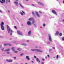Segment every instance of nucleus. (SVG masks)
<instances>
[{
	"label": "nucleus",
	"mask_w": 64,
	"mask_h": 64,
	"mask_svg": "<svg viewBox=\"0 0 64 64\" xmlns=\"http://www.w3.org/2000/svg\"><path fill=\"white\" fill-rule=\"evenodd\" d=\"M2 36H0V38H2Z\"/></svg>",
	"instance_id": "54"
},
{
	"label": "nucleus",
	"mask_w": 64,
	"mask_h": 64,
	"mask_svg": "<svg viewBox=\"0 0 64 64\" xmlns=\"http://www.w3.org/2000/svg\"><path fill=\"white\" fill-rule=\"evenodd\" d=\"M42 60L43 61H45V59H44V58H42Z\"/></svg>",
	"instance_id": "34"
},
{
	"label": "nucleus",
	"mask_w": 64,
	"mask_h": 64,
	"mask_svg": "<svg viewBox=\"0 0 64 64\" xmlns=\"http://www.w3.org/2000/svg\"><path fill=\"white\" fill-rule=\"evenodd\" d=\"M6 53H7V54H10V52H6Z\"/></svg>",
	"instance_id": "40"
},
{
	"label": "nucleus",
	"mask_w": 64,
	"mask_h": 64,
	"mask_svg": "<svg viewBox=\"0 0 64 64\" xmlns=\"http://www.w3.org/2000/svg\"><path fill=\"white\" fill-rule=\"evenodd\" d=\"M56 1H58V0H56Z\"/></svg>",
	"instance_id": "63"
},
{
	"label": "nucleus",
	"mask_w": 64,
	"mask_h": 64,
	"mask_svg": "<svg viewBox=\"0 0 64 64\" xmlns=\"http://www.w3.org/2000/svg\"><path fill=\"white\" fill-rule=\"evenodd\" d=\"M26 42H29V41L28 40L26 41Z\"/></svg>",
	"instance_id": "50"
},
{
	"label": "nucleus",
	"mask_w": 64,
	"mask_h": 64,
	"mask_svg": "<svg viewBox=\"0 0 64 64\" xmlns=\"http://www.w3.org/2000/svg\"><path fill=\"white\" fill-rule=\"evenodd\" d=\"M14 27L15 28V29H17V27H16V26H14Z\"/></svg>",
	"instance_id": "42"
},
{
	"label": "nucleus",
	"mask_w": 64,
	"mask_h": 64,
	"mask_svg": "<svg viewBox=\"0 0 64 64\" xmlns=\"http://www.w3.org/2000/svg\"><path fill=\"white\" fill-rule=\"evenodd\" d=\"M32 63H34V62L33 61H32Z\"/></svg>",
	"instance_id": "55"
},
{
	"label": "nucleus",
	"mask_w": 64,
	"mask_h": 64,
	"mask_svg": "<svg viewBox=\"0 0 64 64\" xmlns=\"http://www.w3.org/2000/svg\"><path fill=\"white\" fill-rule=\"evenodd\" d=\"M17 32L18 33V34H19V35H22V33L19 30H18L17 31Z\"/></svg>",
	"instance_id": "5"
},
{
	"label": "nucleus",
	"mask_w": 64,
	"mask_h": 64,
	"mask_svg": "<svg viewBox=\"0 0 64 64\" xmlns=\"http://www.w3.org/2000/svg\"><path fill=\"white\" fill-rule=\"evenodd\" d=\"M10 50L9 48H8L7 49H6L5 50V51L7 52V51H9Z\"/></svg>",
	"instance_id": "18"
},
{
	"label": "nucleus",
	"mask_w": 64,
	"mask_h": 64,
	"mask_svg": "<svg viewBox=\"0 0 64 64\" xmlns=\"http://www.w3.org/2000/svg\"><path fill=\"white\" fill-rule=\"evenodd\" d=\"M25 64H27V63H25Z\"/></svg>",
	"instance_id": "62"
},
{
	"label": "nucleus",
	"mask_w": 64,
	"mask_h": 64,
	"mask_svg": "<svg viewBox=\"0 0 64 64\" xmlns=\"http://www.w3.org/2000/svg\"><path fill=\"white\" fill-rule=\"evenodd\" d=\"M16 1H18V0H15Z\"/></svg>",
	"instance_id": "59"
},
{
	"label": "nucleus",
	"mask_w": 64,
	"mask_h": 64,
	"mask_svg": "<svg viewBox=\"0 0 64 64\" xmlns=\"http://www.w3.org/2000/svg\"><path fill=\"white\" fill-rule=\"evenodd\" d=\"M21 64H22V63H21Z\"/></svg>",
	"instance_id": "64"
},
{
	"label": "nucleus",
	"mask_w": 64,
	"mask_h": 64,
	"mask_svg": "<svg viewBox=\"0 0 64 64\" xmlns=\"http://www.w3.org/2000/svg\"><path fill=\"white\" fill-rule=\"evenodd\" d=\"M47 56L48 57V58H49V57H50V56H49V55L48 54Z\"/></svg>",
	"instance_id": "43"
},
{
	"label": "nucleus",
	"mask_w": 64,
	"mask_h": 64,
	"mask_svg": "<svg viewBox=\"0 0 64 64\" xmlns=\"http://www.w3.org/2000/svg\"><path fill=\"white\" fill-rule=\"evenodd\" d=\"M62 21H63V22H64V20H62Z\"/></svg>",
	"instance_id": "57"
},
{
	"label": "nucleus",
	"mask_w": 64,
	"mask_h": 64,
	"mask_svg": "<svg viewBox=\"0 0 64 64\" xmlns=\"http://www.w3.org/2000/svg\"><path fill=\"white\" fill-rule=\"evenodd\" d=\"M20 14L22 16H23V15H24L25 14V13L23 11L20 12Z\"/></svg>",
	"instance_id": "6"
},
{
	"label": "nucleus",
	"mask_w": 64,
	"mask_h": 64,
	"mask_svg": "<svg viewBox=\"0 0 64 64\" xmlns=\"http://www.w3.org/2000/svg\"><path fill=\"white\" fill-rule=\"evenodd\" d=\"M36 14L38 17L39 18V17H40V15H39V14H38V12H36Z\"/></svg>",
	"instance_id": "8"
},
{
	"label": "nucleus",
	"mask_w": 64,
	"mask_h": 64,
	"mask_svg": "<svg viewBox=\"0 0 64 64\" xmlns=\"http://www.w3.org/2000/svg\"><path fill=\"white\" fill-rule=\"evenodd\" d=\"M26 59H27V60H30V59H29V56H26Z\"/></svg>",
	"instance_id": "20"
},
{
	"label": "nucleus",
	"mask_w": 64,
	"mask_h": 64,
	"mask_svg": "<svg viewBox=\"0 0 64 64\" xmlns=\"http://www.w3.org/2000/svg\"><path fill=\"white\" fill-rule=\"evenodd\" d=\"M14 53H17L18 52L17 51H14Z\"/></svg>",
	"instance_id": "31"
},
{
	"label": "nucleus",
	"mask_w": 64,
	"mask_h": 64,
	"mask_svg": "<svg viewBox=\"0 0 64 64\" xmlns=\"http://www.w3.org/2000/svg\"><path fill=\"white\" fill-rule=\"evenodd\" d=\"M19 4L20 6V7H22V8H24V7H23V6L22 5V4H21L19 3Z\"/></svg>",
	"instance_id": "17"
},
{
	"label": "nucleus",
	"mask_w": 64,
	"mask_h": 64,
	"mask_svg": "<svg viewBox=\"0 0 64 64\" xmlns=\"http://www.w3.org/2000/svg\"><path fill=\"white\" fill-rule=\"evenodd\" d=\"M14 59H16V57H14Z\"/></svg>",
	"instance_id": "48"
},
{
	"label": "nucleus",
	"mask_w": 64,
	"mask_h": 64,
	"mask_svg": "<svg viewBox=\"0 0 64 64\" xmlns=\"http://www.w3.org/2000/svg\"><path fill=\"white\" fill-rule=\"evenodd\" d=\"M17 2L14 1V3L16 6H18V3Z\"/></svg>",
	"instance_id": "10"
},
{
	"label": "nucleus",
	"mask_w": 64,
	"mask_h": 64,
	"mask_svg": "<svg viewBox=\"0 0 64 64\" xmlns=\"http://www.w3.org/2000/svg\"><path fill=\"white\" fill-rule=\"evenodd\" d=\"M32 14L33 15H34V12H32Z\"/></svg>",
	"instance_id": "35"
},
{
	"label": "nucleus",
	"mask_w": 64,
	"mask_h": 64,
	"mask_svg": "<svg viewBox=\"0 0 64 64\" xmlns=\"http://www.w3.org/2000/svg\"><path fill=\"white\" fill-rule=\"evenodd\" d=\"M42 64H44V63H43V62H42Z\"/></svg>",
	"instance_id": "53"
},
{
	"label": "nucleus",
	"mask_w": 64,
	"mask_h": 64,
	"mask_svg": "<svg viewBox=\"0 0 64 64\" xmlns=\"http://www.w3.org/2000/svg\"><path fill=\"white\" fill-rule=\"evenodd\" d=\"M2 47V46L1 45H0V48H1V47Z\"/></svg>",
	"instance_id": "44"
},
{
	"label": "nucleus",
	"mask_w": 64,
	"mask_h": 64,
	"mask_svg": "<svg viewBox=\"0 0 64 64\" xmlns=\"http://www.w3.org/2000/svg\"><path fill=\"white\" fill-rule=\"evenodd\" d=\"M52 49H50L49 50V51H51V50H52Z\"/></svg>",
	"instance_id": "47"
},
{
	"label": "nucleus",
	"mask_w": 64,
	"mask_h": 64,
	"mask_svg": "<svg viewBox=\"0 0 64 64\" xmlns=\"http://www.w3.org/2000/svg\"><path fill=\"white\" fill-rule=\"evenodd\" d=\"M54 58H55V57H54Z\"/></svg>",
	"instance_id": "61"
},
{
	"label": "nucleus",
	"mask_w": 64,
	"mask_h": 64,
	"mask_svg": "<svg viewBox=\"0 0 64 64\" xmlns=\"http://www.w3.org/2000/svg\"><path fill=\"white\" fill-rule=\"evenodd\" d=\"M31 50L32 51H36L38 52H43V51L40 50L39 49H31Z\"/></svg>",
	"instance_id": "3"
},
{
	"label": "nucleus",
	"mask_w": 64,
	"mask_h": 64,
	"mask_svg": "<svg viewBox=\"0 0 64 64\" xmlns=\"http://www.w3.org/2000/svg\"><path fill=\"white\" fill-rule=\"evenodd\" d=\"M6 27L7 28V31L8 32V34H10V35H12L13 31L11 28H10V27L8 25H6Z\"/></svg>",
	"instance_id": "1"
},
{
	"label": "nucleus",
	"mask_w": 64,
	"mask_h": 64,
	"mask_svg": "<svg viewBox=\"0 0 64 64\" xmlns=\"http://www.w3.org/2000/svg\"><path fill=\"white\" fill-rule=\"evenodd\" d=\"M52 48L53 49H55V48L54 47H52Z\"/></svg>",
	"instance_id": "46"
},
{
	"label": "nucleus",
	"mask_w": 64,
	"mask_h": 64,
	"mask_svg": "<svg viewBox=\"0 0 64 64\" xmlns=\"http://www.w3.org/2000/svg\"><path fill=\"white\" fill-rule=\"evenodd\" d=\"M36 60L38 62H40V60H39V59H38V58H37L36 59Z\"/></svg>",
	"instance_id": "22"
},
{
	"label": "nucleus",
	"mask_w": 64,
	"mask_h": 64,
	"mask_svg": "<svg viewBox=\"0 0 64 64\" xmlns=\"http://www.w3.org/2000/svg\"><path fill=\"white\" fill-rule=\"evenodd\" d=\"M39 13L40 14H42V12H41V11H39Z\"/></svg>",
	"instance_id": "37"
},
{
	"label": "nucleus",
	"mask_w": 64,
	"mask_h": 64,
	"mask_svg": "<svg viewBox=\"0 0 64 64\" xmlns=\"http://www.w3.org/2000/svg\"><path fill=\"white\" fill-rule=\"evenodd\" d=\"M34 27H36V24H34Z\"/></svg>",
	"instance_id": "32"
},
{
	"label": "nucleus",
	"mask_w": 64,
	"mask_h": 64,
	"mask_svg": "<svg viewBox=\"0 0 64 64\" xmlns=\"http://www.w3.org/2000/svg\"><path fill=\"white\" fill-rule=\"evenodd\" d=\"M8 2L9 3H10V0H8L7 2Z\"/></svg>",
	"instance_id": "28"
},
{
	"label": "nucleus",
	"mask_w": 64,
	"mask_h": 64,
	"mask_svg": "<svg viewBox=\"0 0 64 64\" xmlns=\"http://www.w3.org/2000/svg\"><path fill=\"white\" fill-rule=\"evenodd\" d=\"M45 58H46V59H47V57L46 56L45 57Z\"/></svg>",
	"instance_id": "51"
},
{
	"label": "nucleus",
	"mask_w": 64,
	"mask_h": 64,
	"mask_svg": "<svg viewBox=\"0 0 64 64\" xmlns=\"http://www.w3.org/2000/svg\"><path fill=\"white\" fill-rule=\"evenodd\" d=\"M59 35L60 36H62V33H60L59 34Z\"/></svg>",
	"instance_id": "26"
},
{
	"label": "nucleus",
	"mask_w": 64,
	"mask_h": 64,
	"mask_svg": "<svg viewBox=\"0 0 64 64\" xmlns=\"http://www.w3.org/2000/svg\"><path fill=\"white\" fill-rule=\"evenodd\" d=\"M62 40H63V41H64V37H62Z\"/></svg>",
	"instance_id": "36"
},
{
	"label": "nucleus",
	"mask_w": 64,
	"mask_h": 64,
	"mask_svg": "<svg viewBox=\"0 0 64 64\" xmlns=\"http://www.w3.org/2000/svg\"><path fill=\"white\" fill-rule=\"evenodd\" d=\"M32 6H33L34 7H35V5H34V4H32Z\"/></svg>",
	"instance_id": "29"
},
{
	"label": "nucleus",
	"mask_w": 64,
	"mask_h": 64,
	"mask_svg": "<svg viewBox=\"0 0 64 64\" xmlns=\"http://www.w3.org/2000/svg\"><path fill=\"white\" fill-rule=\"evenodd\" d=\"M38 4H39V5H42V6H43V5H44V4H42L40 2H38Z\"/></svg>",
	"instance_id": "14"
},
{
	"label": "nucleus",
	"mask_w": 64,
	"mask_h": 64,
	"mask_svg": "<svg viewBox=\"0 0 64 64\" xmlns=\"http://www.w3.org/2000/svg\"><path fill=\"white\" fill-rule=\"evenodd\" d=\"M59 57V56L58 55H57L56 56V59H58V57Z\"/></svg>",
	"instance_id": "27"
},
{
	"label": "nucleus",
	"mask_w": 64,
	"mask_h": 64,
	"mask_svg": "<svg viewBox=\"0 0 64 64\" xmlns=\"http://www.w3.org/2000/svg\"><path fill=\"white\" fill-rule=\"evenodd\" d=\"M59 32L58 31H56V35H58V34H59Z\"/></svg>",
	"instance_id": "21"
},
{
	"label": "nucleus",
	"mask_w": 64,
	"mask_h": 64,
	"mask_svg": "<svg viewBox=\"0 0 64 64\" xmlns=\"http://www.w3.org/2000/svg\"><path fill=\"white\" fill-rule=\"evenodd\" d=\"M47 43L48 44H50V42H47Z\"/></svg>",
	"instance_id": "33"
},
{
	"label": "nucleus",
	"mask_w": 64,
	"mask_h": 64,
	"mask_svg": "<svg viewBox=\"0 0 64 64\" xmlns=\"http://www.w3.org/2000/svg\"><path fill=\"white\" fill-rule=\"evenodd\" d=\"M52 13H54V14H55L56 15H57V14L56 12L55 11V10H52Z\"/></svg>",
	"instance_id": "9"
},
{
	"label": "nucleus",
	"mask_w": 64,
	"mask_h": 64,
	"mask_svg": "<svg viewBox=\"0 0 64 64\" xmlns=\"http://www.w3.org/2000/svg\"><path fill=\"white\" fill-rule=\"evenodd\" d=\"M1 23L0 24V25L1 27V29L2 30H4V22H1Z\"/></svg>",
	"instance_id": "2"
},
{
	"label": "nucleus",
	"mask_w": 64,
	"mask_h": 64,
	"mask_svg": "<svg viewBox=\"0 0 64 64\" xmlns=\"http://www.w3.org/2000/svg\"><path fill=\"white\" fill-rule=\"evenodd\" d=\"M9 45L10 46H11V44H4V46H6V45Z\"/></svg>",
	"instance_id": "11"
},
{
	"label": "nucleus",
	"mask_w": 64,
	"mask_h": 64,
	"mask_svg": "<svg viewBox=\"0 0 64 64\" xmlns=\"http://www.w3.org/2000/svg\"><path fill=\"white\" fill-rule=\"evenodd\" d=\"M34 57L35 58H36V56H34Z\"/></svg>",
	"instance_id": "45"
},
{
	"label": "nucleus",
	"mask_w": 64,
	"mask_h": 64,
	"mask_svg": "<svg viewBox=\"0 0 64 64\" xmlns=\"http://www.w3.org/2000/svg\"><path fill=\"white\" fill-rule=\"evenodd\" d=\"M15 49V48H14L12 47V51H14Z\"/></svg>",
	"instance_id": "25"
},
{
	"label": "nucleus",
	"mask_w": 64,
	"mask_h": 64,
	"mask_svg": "<svg viewBox=\"0 0 64 64\" xmlns=\"http://www.w3.org/2000/svg\"><path fill=\"white\" fill-rule=\"evenodd\" d=\"M24 55V54L23 53H22L20 55V56H23V55Z\"/></svg>",
	"instance_id": "30"
},
{
	"label": "nucleus",
	"mask_w": 64,
	"mask_h": 64,
	"mask_svg": "<svg viewBox=\"0 0 64 64\" xmlns=\"http://www.w3.org/2000/svg\"><path fill=\"white\" fill-rule=\"evenodd\" d=\"M0 13H2V12L1 10H0Z\"/></svg>",
	"instance_id": "49"
},
{
	"label": "nucleus",
	"mask_w": 64,
	"mask_h": 64,
	"mask_svg": "<svg viewBox=\"0 0 64 64\" xmlns=\"http://www.w3.org/2000/svg\"><path fill=\"white\" fill-rule=\"evenodd\" d=\"M27 24L28 25H29V26L31 25V22H30L29 21L27 22Z\"/></svg>",
	"instance_id": "7"
},
{
	"label": "nucleus",
	"mask_w": 64,
	"mask_h": 64,
	"mask_svg": "<svg viewBox=\"0 0 64 64\" xmlns=\"http://www.w3.org/2000/svg\"><path fill=\"white\" fill-rule=\"evenodd\" d=\"M22 45H24V46H27V44L25 43H22Z\"/></svg>",
	"instance_id": "23"
},
{
	"label": "nucleus",
	"mask_w": 64,
	"mask_h": 64,
	"mask_svg": "<svg viewBox=\"0 0 64 64\" xmlns=\"http://www.w3.org/2000/svg\"><path fill=\"white\" fill-rule=\"evenodd\" d=\"M32 20V23L33 24H34V23H35V20H34V19Z\"/></svg>",
	"instance_id": "19"
},
{
	"label": "nucleus",
	"mask_w": 64,
	"mask_h": 64,
	"mask_svg": "<svg viewBox=\"0 0 64 64\" xmlns=\"http://www.w3.org/2000/svg\"><path fill=\"white\" fill-rule=\"evenodd\" d=\"M2 51H4V48H2Z\"/></svg>",
	"instance_id": "39"
},
{
	"label": "nucleus",
	"mask_w": 64,
	"mask_h": 64,
	"mask_svg": "<svg viewBox=\"0 0 64 64\" xmlns=\"http://www.w3.org/2000/svg\"><path fill=\"white\" fill-rule=\"evenodd\" d=\"M30 35H31V30H30L28 33V35L30 36Z\"/></svg>",
	"instance_id": "16"
},
{
	"label": "nucleus",
	"mask_w": 64,
	"mask_h": 64,
	"mask_svg": "<svg viewBox=\"0 0 64 64\" xmlns=\"http://www.w3.org/2000/svg\"><path fill=\"white\" fill-rule=\"evenodd\" d=\"M18 50V51H21V50H22V49L20 48H18L17 49Z\"/></svg>",
	"instance_id": "24"
},
{
	"label": "nucleus",
	"mask_w": 64,
	"mask_h": 64,
	"mask_svg": "<svg viewBox=\"0 0 64 64\" xmlns=\"http://www.w3.org/2000/svg\"><path fill=\"white\" fill-rule=\"evenodd\" d=\"M38 46H35V48H38Z\"/></svg>",
	"instance_id": "41"
},
{
	"label": "nucleus",
	"mask_w": 64,
	"mask_h": 64,
	"mask_svg": "<svg viewBox=\"0 0 64 64\" xmlns=\"http://www.w3.org/2000/svg\"><path fill=\"white\" fill-rule=\"evenodd\" d=\"M63 3L64 4V0L63 1Z\"/></svg>",
	"instance_id": "56"
},
{
	"label": "nucleus",
	"mask_w": 64,
	"mask_h": 64,
	"mask_svg": "<svg viewBox=\"0 0 64 64\" xmlns=\"http://www.w3.org/2000/svg\"><path fill=\"white\" fill-rule=\"evenodd\" d=\"M8 12H10V11L9 10H8Z\"/></svg>",
	"instance_id": "52"
},
{
	"label": "nucleus",
	"mask_w": 64,
	"mask_h": 64,
	"mask_svg": "<svg viewBox=\"0 0 64 64\" xmlns=\"http://www.w3.org/2000/svg\"><path fill=\"white\" fill-rule=\"evenodd\" d=\"M34 19V18H31L28 19V20L31 21Z\"/></svg>",
	"instance_id": "15"
},
{
	"label": "nucleus",
	"mask_w": 64,
	"mask_h": 64,
	"mask_svg": "<svg viewBox=\"0 0 64 64\" xmlns=\"http://www.w3.org/2000/svg\"><path fill=\"white\" fill-rule=\"evenodd\" d=\"M5 0H0V3H2V4H3L4 3H5Z\"/></svg>",
	"instance_id": "13"
},
{
	"label": "nucleus",
	"mask_w": 64,
	"mask_h": 64,
	"mask_svg": "<svg viewBox=\"0 0 64 64\" xmlns=\"http://www.w3.org/2000/svg\"><path fill=\"white\" fill-rule=\"evenodd\" d=\"M45 25H45V24H43V26L44 27H45Z\"/></svg>",
	"instance_id": "38"
},
{
	"label": "nucleus",
	"mask_w": 64,
	"mask_h": 64,
	"mask_svg": "<svg viewBox=\"0 0 64 64\" xmlns=\"http://www.w3.org/2000/svg\"><path fill=\"white\" fill-rule=\"evenodd\" d=\"M6 61L8 62H13V60H6Z\"/></svg>",
	"instance_id": "12"
},
{
	"label": "nucleus",
	"mask_w": 64,
	"mask_h": 64,
	"mask_svg": "<svg viewBox=\"0 0 64 64\" xmlns=\"http://www.w3.org/2000/svg\"><path fill=\"white\" fill-rule=\"evenodd\" d=\"M26 1H28V0H26Z\"/></svg>",
	"instance_id": "58"
},
{
	"label": "nucleus",
	"mask_w": 64,
	"mask_h": 64,
	"mask_svg": "<svg viewBox=\"0 0 64 64\" xmlns=\"http://www.w3.org/2000/svg\"><path fill=\"white\" fill-rule=\"evenodd\" d=\"M6 2H7V1H8V0H6Z\"/></svg>",
	"instance_id": "60"
},
{
	"label": "nucleus",
	"mask_w": 64,
	"mask_h": 64,
	"mask_svg": "<svg viewBox=\"0 0 64 64\" xmlns=\"http://www.w3.org/2000/svg\"><path fill=\"white\" fill-rule=\"evenodd\" d=\"M48 40L50 42H52V38H51V36L50 34H48Z\"/></svg>",
	"instance_id": "4"
}]
</instances>
